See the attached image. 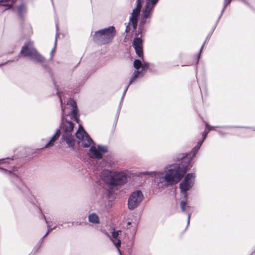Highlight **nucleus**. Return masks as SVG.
<instances>
[{
	"instance_id": "nucleus-1",
	"label": "nucleus",
	"mask_w": 255,
	"mask_h": 255,
	"mask_svg": "<svg viewBox=\"0 0 255 255\" xmlns=\"http://www.w3.org/2000/svg\"><path fill=\"white\" fill-rule=\"evenodd\" d=\"M57 94L60 99L62 116L60 128L63 131L61 140L65 141L69 147H74L75 140L72 132L74 124L71 121L67 120L65 117L70 116L71 119H73L77 123H79V114L76 102L72 99H69L66 103V106H64L62 96L57 90Z\"/></svg>"
},
{
	"instance_id": "nucleus-2",
	"label": "nucleus",
	"mask_w": 255,
	"mask_h": 255,
	"mask_svg": "<svg viewBox=\"0 0 255 255\" xmlns=\"http://www.w3.org/2000/svg\"><path fill=\"white\" fill-rule=\"evenodd\" d=\"M187 153H183L182 157L178 158L181 160V163L169 164L165 167L163 171H146L142 173L143 175H193L192 173L186 174L191 167V161L189 159Z\"/></svg>"
},
{
	"instance_id": "nucleus-3",
	"label": "nucleus",
	"mask_w": 255,
	"mask_h": 255,
	"mask_svg": "<svg viewBox=\"0 0 255 255\" xmlns=\"http://www.w3.org/2000/svg\"><path fill=\"white\" fill-rule=\"evenodd\" d=\"M76 136L78 139L81 140L83 146L85 147H90L88 155L91 158L101 159L103 158V154L108 151V146L106 145L98 144L97 147H96L92 145L93 140L81 125L79 126V129L76 132Z\"/></svg>"
},
{
	"instance_id": "nucleus-4",
	"label": "nucleus",
	"mask_w": 255,
	"mask_h": 255,
	"mask_svg": "<svg viewBox=\"0 0 255 255\" xmlns=\"http://www.w3.org/2000/svg\"><path fill=\"white\" fill-rule=\"evenodd\" d=\"M21 55L45 67L43 64L45 61V58L34 47L33 42L30 40L24 44L19 54L15 57V60L17 61Z\"/></svg>"
},
{
	"instance_id": "nucleus-5",
	"label": "nucleus",
	"mask_w": 255,
	"mask_h": 255,
	"mask_svg": "<svg viewBox=\"0 0 255 255\" xmlns=\"http://www.w3.org/2000/svg\"><path fill=\"white\" fill-rule=\"evenodd\" d=\"M116 31L113 26L95 31L93 37L95 42L99 44H106L111 42L116 35Z\"/></svg>"
},
{
	"instance_id": "nucleus-6",
	"label": "nucleus",
	"mask_w": 255,
	"mask_h": 255,
	"mask_svg": "<svg viewBox=\"0 0 255 255\" xmlns=\"http://www.w3.org/2000/svg\"><path fill=\"white\" fill-rule=\"evenodd\" d=\"M144 0H136V7L132 10L131 15L129 17V21L128 25L126 26V32H128L130 29V26L132 27V30H135L138 22V18L139 17L141 8L142 7V3Z\"/></svg>"
},
{
	"instance_id": "nucleus-7",
	"label": "nucleus",
	"mask_w": 255,
	"mask_h": 255,
	"mask_svg": "<svg viewBox=\"0 0 255 255\" xmlns=\"http://www.w3.org/2000/svg\"><path fill=\"white\" fill-rule=\"evenodd\" d=\"M159 0H145V8L143 10V17L140 23H149L154 8Z\"/></svg>"
},
{
	"instance_id": "nucleus-8",
	"label": "nucleus",
	"mask_w": 255,
	"mask_h": 255,
	"mask_svg": "<svg viewBox=\"0 0 255 255\" xmlns=\"http://www.w3.org/2000/svg\"><path fill=\"white\" fill-rule=\"evenodd\" d=\"M181 176H157L155 181L159 187L176 184L181 180Z\"/></svg>"
},
{
	"instance_id": "nucleus-9",
	"label": "nucleus",
	"mask_w": 255,
	"mask_h": 255,
	"mask_svg": "<svg viewBox=\"0 0 255 255\" xmlns=\"http://www.w3.org/2000/svg\"><path fill=\"white\" fill-rule=\"evenodd\" d=\"M131 176H103L102 180L110 186L122 185L128 181Z\"/></svg>"
},
{
	"instance_id": "nucleus-10",
	"label": "nucleus",
	"mask_w": 255,
	"mask_h": 255,
	"mask_svg": "<svg viewBox=\"0 0 255 255\" xmlns=\"http://www.w3.org/2000/svg\"><path fill=\"white\" fill-rule=\"evenodd\" d=\"M142 199V194L140 191H136L132 193L128 200V206L130 209L136 207Z\"/></svg>"
},
{
	"instance_id": "nucleus-11",
	"label": "nucleus",
	"mask_w": 255,
	"mask_h": 255,
	"mask_svg": "<svg viewBox=\"0 0 255 255\" xmlns=\"http://www.w3.org/2000/svg\"><path fill=\"white\" fill-rule=\"evenodd\" d=\"M138 33H139V31H138ZM141 32V31H140ZM139 34H138L137 36L135 37L133 40L132 42V46L135 51L136 54L139 57H141L143 55V50L142 47V39H141V35L140 37H138Z\"/></svg>"
},
{
	"instance_id": "nucleus-12",
	"label": "nucleus",
	"mask_w": 255,
	"mask_h": 255,
	"mask_svg": "<svg viewBox=\"0 0 255 255\" xmlns=\"http://www.w3.org/2000/svg\"><path fill=\"white\" fill-rule=\"evenodd\" d=\"M193 184L191 176H186L184 181L180 184L181 192L184 193L185 198L187 197L186 192L190 189Z\"/></svg>"
},
{
	"instance_id": "nucleus-13",
	"label": "nucleus",
	"mask_w": 255,
	"mask_h": 255,
	"mask_svg": "<svg viewBox=\"0 0 255 255\" xmlns=\"http://www.w3.org/2000/svg\"><path fill=\"white\" fill-rule=\"evenodd\" d=\"M102 172L101 175H104V176H106V175H127V174H128V173H127L126 172H125L124 171H123L121 173L113 172L112 170L107 169V168H104V169L102 168Z\"/></svg>"
},
{
	"instance_id": "nucleus-14",
	"label": "nucleus",
	"mask_w": 255,
	"mask_h": 255,
	"mask_svg": "<svg viewBox=\"0 0 255 255\" xmlns=\"http://www.w3.org/2000/svg\"><path fill=\"white\" fill-rule=\"evenodd\" d=\"M203 141H203V139L201 141H198L197 142V145L194 147V148L191 151V153L190 154H187L188 155V157H189V159L190 161H191L192 159L196 156Z\"/></svg>"
},
{
	"instance_id": "nucleus-15",
	"label": "nucleus",
	"mask_w": 255,
	"mask_h": 255,
	"mask_svg": "<svg viewBox=\"0 0 255 255\" xmlns=\"http://www.w3.org/2000/svg\"><path fill=\"white\" fill-rule=\"evenodd\" d=\"M203 141H203V139L201 141H198L197 142V145L194 147V148L191 151V153L190 154H187L188 155V157H189V159L190 161H191L192 159L196 156Z\"/></svg>"
},
{
	"instance_id": "nucleus-16",
	"label": "nucleus",
	"mask_w": 255,
	"mask_h": 255,
	"mask_svg": "<svg viewBox=\"0 0 255 255\" xmlns=\"http://www.w3.org/2000/svg\"><path fill=\"white\" fill-rule=\"evenodd\" d=\"M61 134V130L60 129H57L50 139V141L45 145V147H48L54 145V142L57 140Z\"/></svg>"
},
{
	"instance_id": "nucleus-17",
	"label": "nucleus",
	"mask_w": 255,
	"mask_h": 255,
	"mask_svg": "<svg viewBox=\"0 0 255 255\" xmlns=\"http://www.w3.org/2000/svg\"><path fill=\"white\" fill-rule=\"evenodd\" d=\"M18 15L21 19L23 18V14L27 11L26 6L25 4L21 3L17 7Z\"/></svg>"
},
{
	"instance_id": "nucleus-18",
	"label": "nucleus",
	"mask_w": 255,
	"mask_h": 255,
	"mask_svg": "<svg viewBox=\"0 0 255 255\" xmlns=\"http://www.w3.org/2000/svg\"><path fill=\"white\" fill-rule=\"evenodd\" d=\"M141 73H142V71L135 70L133 72V73L129 80V83L128 84V86L131 85L132 83V82L135 80V79L139 77V75L140 74H141Z\"/></svg>"
},
{
	"instance_id": "nucleus-19",
	"label": "nucleus",
	"mask_w": 255,
	"mask_h": 255,
	"mask_svg": "<svg viewBox=\"0 0 255 255\" xmlns=\"http://www.w3.org/2000/svg\"><path fill=\"white\" fill-rule=\"evenodd\" d=\"M141 73H142V71L135 70L133 72V73L129 80V83L128 84V86L131 85L132 83V82L135 80V79L139 77V75L140 74H141Z\"/></svg>"
},
{
	"instance_id": "nucleus-20",
	"label": "nucleus",
	"mask_w": 255,
	"mask_h": 255,
	"mask_svg": "<svg viewBox=\"0 0 255 255\" xmlns=\"http://www.w3.org/2000/svg\"><path fill=\"white\" fill-rule=\"evenodd\" d=\"M107 236L109 237L110 240L112 241L113 244L116 247V248H117L118 251L119 253H120V254L121 255H122L121 252L120 250L119 249V248H120V247L121 246V240L119 239H118V238H117L116 239H112L111 237L109 235H107Z\"/></svg>"
},
{
	"instance_id": "nucleus-21",
	"label": "nucleus",
	"mask_w": 255,
	"mask_h": 255,
	"mask_svg": "<svg viewBox=\"0 0 255 255\" xmlns=\"http://www.w3.org/2000/svg\"><path fill=\"white\" fill-rule=\"evenodd\" d=\"M89 220L90 222L94 224H97L99 223V217L95 214H92L89 215Z\"/></svg>"
},
{
	"instance_id": "nucleus-22",
	"label": "nucleus",
	"mask_w": 255,
	"mask_h": 255,
	"mask_svg": "<svg viewBox=\"0 0 255 255\" xmlns=\"http://www.w3.org/2000/svg\"><path fill=\"white\" fill-rule=\"evenodd\" d=\"M231 0H224V7H223V9H222V10L221 11V13L220 15L219 16V18H218V19L217 20V23H216V25H215V26L213 28V30H214L215 29V27L216 26V25L217 24V23L219 22L220 19L221 18V16H222V14H223V13L225 8H226V7H227V6L229 4H230V3L231 2Z\"/></svg>"
},
{
	"instance_id": "nucleus-23",
	"label": "nucleus",
	"mask_w": 255,
	"mask_h": 255,
	"mask_svg": "<svg viewBox=\"0 0 255 255\" xmlns=\"http://www.w3.org/2000/svg\"><path fill=\"white\" fill-rule=\"evenodd\" d=\"M231 126H224V127H219V126H210L208 123L206 124V128H208V130L210 132L211 130L215 129V128H232Z\"/></svg>"
},
{
	"instance_id": "nucleus-24",
	"label": "nucleus",
	"mask_w": 255,
	"mask_h": 255,
	"mask_svg": "<svg viewBox=\"0 0 255 255\" xmlns=\"http://www.w3.org/2000/svg\"><path fill=\"white\" fill-rule=\"evenodd\" d=\"M142 62L139 59H135L133 62V67L138 70L140 68H142Z\"/></svg>"
},
{
	"instance_id": "nucleus-25",
	"label": "nucleus",
	"mask_w": 255,
	"mask_h": 255,
	"mask_svg": "<svg viewBox=\"0 0 255 255\" xmlns=\"http://www.w3.org/2000/svg\"><path fill=\"white\" fill-rule=\"evenodd\" d=\"M186 202L182 201L180 203V207L183 212H185L187 209H189L190 208V206L186 207Z\"/></svg>"
},
{
	"instance_id": "nucleus-26",
	"label": "nucleus",
	"mask_w": 255,
	"mask_h": 255,
	"mask_svg": "<svg viewBox=\"0 0 255 255\" xmlns=\"http://www.w3.org/2000/svg\"><path fill=\"white\" fill-rule=\"evenodd\" d=\"M121 231L118 230L117 231H114L112 233V237H111L113 239H116L117 238H118L119 235L121 234Z\"/></svg>"
},
{
	"instance_id": "nucleus-27",
	"label": "nucleus",
	"mask_w": 255,
	"mask_h": 255,
	"mask_svg": "<svg viewBox=\"0 0 255 255\" xmlns=\"http://www.w3.org/2000/svg\"><path fill=\"white\" fill-rule=\"evenodd\" d=\"M149 66V63L146 62H143V63L142 64V68L140 71H142V72L143 71H145L148 68Z\"/></svg>"
},
{
	"instance_id": "nucleus-28",
	"label": "nucleus",
	"mask_w": 255,
	"mask_h": 255,
	"mask_svg": "<svg viewBox=\"0 0 255 255\" xmlns=\"http://www.w3.org/2000/svg\"><path fill=\"white\" fill-rule=\"evenodd\" d=\"M210 36H211V34H209L208 35V36L207 37L206 39V40L205 41V42L203 43V44L202 45L200 50V52H199V55H198V61L199 60V58H200V54H201V53L202 52V50L203 48V47L204 46V44H205V43L206 42H207L208 40H209V38H210Z\"/></svg>"
},
{
	"instance_id": "nucleus-29",
	"label": "nucleus",
	"mask_w": 255,
	"mask_h": 255,
	"mask_svg": "<svg viewBox=\"0 0 255 255\" xmlns=\"http://www.w3.org/2000/svg\"><path fill=\"white\" fill-rule=\"evenodd\" d=\"M56 43H57V37H56L55 38V43H54V48L51 50V52H50V54L51 55V58H52V55H53V53L54 52L55 50V49H56Z\"/></svg>"
},
{
	"instance_id": "nucleus-30",
	"label": "nucleus",
	"mask_w": 255,
	"mask_h": 255,
	"mask_svg": "<svg viewBox=\"0 0 255 255\" xmlns=\"http://www.w3.org/2000/svg\"><path fill=\"white\" fill-rule=\"evenodd\" d=\"M209 132V131L208 130H205L203 132L202 134L203 141H204L205 139Z\"/></svg>"
},
{
	"instance_id": "nucleus-31",
	"label": "nucleus",
	"mask_w": 255,
	"mask_h": 255,
	"mask_svg": "<svg viewBox=\"0 0 255 255\" xmlns=\"http://www.w3.org/2000/svg\"><path fill=\"white\" fill-rule=\"evenodd\" d=\"M129 86H128V84L127 85V86L126 87L124 92H123V96H122V101L123 100V99H124V97L125 95V94H126V92L128 89V88Z\"/></svg>"
},
{
	"instance_id": "nucleus-32",
	"label": "nucleus",
	"mask_w": 255,
	"mask_h": 255,
	"mask_svg": "<svg viewBox=\"0 0 255 255\" xmlns=\"http://www.w3.org/2000/svg\"><path fill=\"white\" fill-rule=\"evenodd\" d=\"M11 1L12 3H14L16 0H0V2H7V1Z\"/></svg>"
},
{
	"instance_id": "nucleus-33",
	"label": "nucleus",
	"mask_w": 255,
	"mask_h": 255,
	"mask_svg": "<svg viewBox=\"0 0 255 255\" xmlns=\"http://www.w3.org/2000/svg\"><path fill=\"white\" fill-rule=\"evenodd\" d=\"M190 218H191V214H189L188 215V223H189V221H190Z\"/></svg>"
},
{
	"instance_id": "nucleus-34",
	"label": "nucleus",
	"mask_w": 255,
	"mask_h": 255,
	"mask_svg": "<svg viewBox=\"0 0 255 255\" xmlns=\"http://www.w3.org/2000/svg\"><path fill=\"white\" fill-rule=\"evenodd\" d=\"M14 60H9L7 61V62H12V61H14Z\"/></svg>"
},
{
	"instance_id": "nucleus-35",
	"label": "nucleus",
	"mask_w": 255,
	"mask_h": 255,
	"mask_svg": "<svg viewBox=\"0 0 255 255\" xmlns=\"http://www.w3.org/2000/svg\"><path fill=\"white\" fill-rule=\"evenodd\" d=\"M49 231H48L46 233V235H45V236H46V235L49 233Z\"/></svg>"
},
{
	"instance_id": "nucleus-36",
	"label": "nucleus",
	"mask_w": 255,
	"mask_h": 255,
	"mask_svg": "<svg viewBox=\"0 0 255 255\" xmlns=\"http://www.w3.org/2000/svg\"><path fill=\"white\" fill-rule=\"evenodd\" d=\"M130 222H128V225H130Z\"/></svg>"
}]
</instances>
